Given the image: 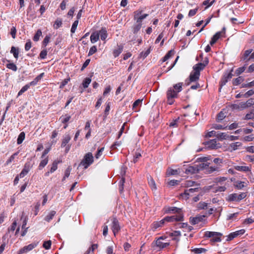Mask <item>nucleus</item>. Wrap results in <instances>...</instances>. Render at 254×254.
Instances as JSON below:
<instances>
[{"label": "nucleus", "instance_id": "1", "mask_svg": "<svg viewBox=\"0 0 254 254\" xmlns=\"http://www.w3.org/2000/svg\"><path fill=\"white\" fill-rule=\"evenodd\" d=\"M94 161V158L91 152H88L84 156L83 160L80 162L79 166H84V169H87Z\"/></svg>", "mask_w": 254, "mask_h": 254}, {"label": "nucleus", "instance_id": "2", "mask_svg": "<svg viewBox=\"0 0 254 254\" xmlns=\"http://www.w3.org/2000/svg\"><path fill=\"white\" fill-rule=\"evenodd\" d=\"M222 234L219 232L206 231L204 234V237L212 238L211 241L212 242H219L221 241V237Z\"/></svg>", "mask_w": 254, "mask_h": 254}, {"label": "nucleus", "instance_id": "3", "mask_svg": "<svg viewBox=\"0 0 254 254\" xmlns=\"http://www.w3.org/2000/svg\"><path fill=\"white\" fill-rule=\"evenodd\" d=\"M167 103L169 105H172L174 102V98H177L178 94L172 87L168 88L167 91Z\"/></svg>", "mask_w": 254, "mask_h": 254}, {"label": "nucleus", "instance_id": "4", "mask_svg": "<svg viewBox=\"0 0 254 254\" xmlns=\"http://www.w3.org/2000/svg\"><path fill=\"white\" fill-rule=\"evenodd\" d=\"M233 71V68L231 69L230 71L228 73H225L220 82V87L219 89V91H221L222 87L224 86L226 83L228 82V80L231 79L233 76L232 72Z\"/></svg>", "mask_w": 254, "mask_h": 254}, {"label": "nucleus", "instance_id": "5", "mask_svg": "<svg viewBox=\"0 0 254 254\" xmlns=\"http://www.w3.org/2000/svg\"><path fill=\"white\" fill-rule=\"evenodd\" d=\"M183 220L184 215L183 214H180L178 216H166L164 218L165 222L182 221Z\"/></svg>", "mask_w": 254, "mask_h": 254}, {"label": "nucleus", "instance_id": "6", "mask_svg": "<svg viewBox=\"0 0 254 254\" xmlns=\"http://www.w3.org/2000/svg\"><path fill=\"white\" fill-rule=\"evenodd\" d=\"M38 243H34L29 244L28 246H24L23 248L21 249L19 252L18 254H21L23 253H27L34 248H35L37 246Z\"/></svg>", "mask_w": 254, "mask_h": 254}, {"label": "nucleus", "instance_id": "7", "mask_svg": "<svg viewBox=\"0 0 254 254\" xmlns=\"http://www.w3.org/2000/svg\"><path fill=\"white\" fill-rule=\"evenodd\" d=\"M245 233V230H244V229H241V230L237 231L235 232L231 233L229 235L227 240L228 241H231L232 240H233L234 238L237 237V236H241V235H243Z\"/></svg>", "mask_w": 254, "mask_h": 254}, {"label": "nucleus", "instance_id": "8", "mask_svg": "<svg viewBox=\"0 0 254 254\" xmlns=\"http://www.w3.org/2000/svg\"><path fill=\"white\" fill-rule=\"evenodd\" d=\"M112 230L114 235L120 230V227L118 220L116 217H113L112 219Z\"/></svg>", "mask_w": 254, "mask_h": 254}, {"label": "nucleus", "instance_id": "9", "mask_svg": "<svg viewBox=\"0 0 254 254\" xmlns=\"http://www.w3.org/2000/svg\"><path fill=\"white\" fill-rule=\"evenodd\" d=\"M199 171L200 169L198 168V165L190 166L185 170V173L187 174H192L197 173Z\"/></svg>", "mask_w": 254, "mask_h": 254}, {"label": "nucleus", "instance_id": "10", "mask_svg": "<svg viewBox=\"0 0 254 254\" xmlns=\"http://www.w3.org/2000/svg\"><path fill=\"white\" fill-rule=\"evenodd\" d=\"M204 217V215H197L194 217H191L190 218V222L192 225H195L200 222H202Z\"/></svg>", "mask_w": 254, "mask_h": 254}, {"label": "nucleus", "instance_id": "11", "mask_svg": "<svg viewBox=\"0 0 254 254\" xmlns=\"http://www.w3.org/2000/svg\"><path fill=\"white\" fill-rule=\"evenodd\" d=\"M169 245V243H163L161 241H160V240H158V239L156 241H154L152 243V247L156 246L157 247H158L160 249L165 248L166 247L168 246Z\"/></svg>", "mask_w": 254, "mask_h": 254}, {"label": "nucleus", "instance_id": "12", "mask_svg": "<svg viewBox=\"0 0 254 254\" xmlns=\"http://www.w3.org/2000/svg\"><path fill=\"white\" fill-rule=\"evenodd\" d=\"M206 144L209 147L212 149L220 147V143H217V141L216 139H211L208 141L206 142Z\"/></svg>", "mask_w": 254, "mask_h": 254}, {"label": "nucleus", "instance_id": "13", "mask_svg": "<svg viewBox=\"0 0 254 254\" xmlns=\"http://www.w3.org/2000/svg\"><path fill=\"white\" fill-rule=\"evenodd\" d=\"M196 186L197 187L196 188H195L194 189H190L189 190H185L184 195H186V199H188L189 198V195L190 193H193L194 192H197L199 190V184H196Z\"/></svg>", "mask_w": 254, "mask_h": 254}, {"label": "nucleus", "instance_id": "14", "mask_svg": "<svg viewBox=\"0 0 254 254\" xmlns=\"http://www.w3.org/2000/svg\"><path fill=\"white\" fill-rule=\"evenodd\" d=\"M181 212L182 209L176 207H169L165 210V213H166L173 212L177 213L179 215H180V214H182Z\"/></svg>", "mask_w": 254, "mask_h": 254}, {"label": "nucleus", "instance_id": "15", "mask_svg": "<svg viewBox=\"0 0 254 254\" xmlns=\"http://www.w3.org/2000/svg\"><path fill=\"white\" fill-rule=\"evenodd\" d=\"M253 49H249L245 51V53L241 58V60L245 61L246 63L248 62L250 60V57L248 58L250 54L252 52Z\"/></svg>", "mask_w": 254, "mask_h": 254}, {"label": "nucleus", "instance_id": "16", "mask_svg": "<svg viewBox=\"0 0 254 254\" xmlns=\"http://www.w3.org/2000/svg\"><path fill=\"white\" fill-rule=\"evenodd\" d=\"M247 185V184L246 182L240 181H236L234 184V187L239 190L242 189L243 188L246 187Z\"/></svg>", "mask_w": 254, "mask_h": 254}, {"label": "nucleus", "instance_id": "17", "mask_svg": "<svg viewBox=\"0 0 254 254\" xmlns=\"http://www.w3.org/2000/svg\"><path fill=\"white\" fill-rule=\"evenodd\" d=\"M227 200L229 201H240L239 194L235 193L229 195Z\"/></svg>", "mask_w": 254, "mask_h": 254}, {"label": "nucleus", "instance_id": "18", "mask_svg": "<svg viewBox=\"0 0 254 254\" xmlns=\"http://www.w3.org/2000/svg\"><path fill=\"white\" fill-rule=\"evenodd\" d=\"M200 73L194 71L193 73H191L190 75V81L194 82L199 79Z\"/></svg>", "mask_w": 254, "mask_h": 254}, {"label": "nucleus", "instance_id": "19", "mask_svg": "<svg viewBox=\"0 0 254 254\" xmlns=\"http://www.w3.org/2000/svg\"><path fill=\"white\" fill-rule=\"evenodd\" d=\"M99 34L98 31L94 32L91 34L90 40L92 43L96 42L99 39Z\"/></svg>", "mask_w": 254, "mask_h": 254}, {"label": "nucleus", "instance_id": "20", "mask_svg": "<svg viewBox=\"0 0 254 254\" xmlns=\"http://www.w3.org/2000/svg\"><path fill=\"white\" fill-rule=\"evenodd\" d=\"M99 36H100L102 40H105L107 37V32L105 28H102L100 30L98 31Z\"/></svg>", "mask_w": 254, "mask_h": 254}, {"label": "nucleus", "instance_id": "21", "mask_svg": "<svg viewBox=\"0 0 254 254\" xmlns=\"http://www.w3.org/2000/svg\"><path fill=\"white\" fill-rule=\"evenodd\" d=\"M148 183L152 190H156L157 187L155 181L150 176L148 177Z\"/></svg>", "mask_w": 254, "mask_h": 254}, {"label": "nucleus", "instance_id": "22", "mask_svg": "<svg viewBox=\"0 0 254 254\" xmlns=\"http://www.w3.org/2000/svg\"><path fill=\"white\" fill-rule=\"evenodd\" d=\"M221 36V32H217L212 37L211 41H210V44L212 46L220 38Z\"/></svg>", "mask_w": 254, "mask_h": 254}, {"label": "nucleus", "instance_id": "23", "mask_svg": "<svg viewBox=\"0 0 254 254\" xmlns=\"http://www.w3.org/2000/svg\"><path fill=\"white\" fill-rule=\"evenodd\" d=\"M165 222V220H164V219H163L162 220H161L159 221L154 222L153 223V227L152 228L154 230H156L159 227H162L164 225Z\"/></svg>", "mask_w": 254, "mask_h": 254}, {"label": "nucleus", "instance_id": "24", "mask_svg": "<svg viewBox=\"0 0 254 254\" xmlns=\"http://www.w3.org/2000/svg\"><path fill=\"white\" fill-rule=\"evenodd\" d=\"M235 169L237 171L242 172H249L251 171V169L248 166H235Z\"/></svg>", "mask_w": 254, "mask_h": 254}, {"label": "nucleus", "instance_id": "25", "mask_svg": "<svg viewBox=\"0 0 254 254\" xmlns=\"http://www.w3.org/2000/svg\"><path fill=\"white\" fill-rule=\"evenodd\" d=\"M44 73H42L38 75L32 81L30 82L29 85L31 86H35L37 84L38 82L41 79V78L43 77Z\"/></svg>", "mask_w": 254, "mask_h": 254}, {"label": "nucleus", "instance_id": "26", "mask_svg": "<svg viewBox=\"0 0 254 254\" xmlns=\"http://www.w3.org/2000/svg\"><path fill=\"white\" fill-rule=\"evenodd\" d=\"M142 26L141 23H136L134 24L132 27V31L134 34H136L140 30Z\"/></svg>", "mask_w": 254, "mask_h": 254}, {"label": "nucleus", "instance_id": "27", "mask_svg": "<svg viewBox=\"0 0 254 254\" xmlns=\"http://www.w3.org/2000/svg\"><path fill=\"white\" fill-rule=\"evenodd\" d=\"M204 65L201 63H199L193 67V69L194 71L200 73V71L204 69Z\"/></svg>", "mask_w": 254, "mask_h": 254}, {"label": "nucleus", "instance_id": "28", "mask_svg": "<svg viewBox=\"0 0 254 254\" xmlns=\"http://www.w3.org/2000/svg\"><path fill=\"white\" fill-rule=\"evenodd\" d=\"M71 137L69 134H65V135L64 136V138L61 144V147H65L66 144L69 141Z\"/></svg>", "mask_w": 254, "mask_h": 254}, {"label": "nucleus", "instance_id": "29", "mask_svg": "<svg viewBox=\"0 0 254 254\" xmlns=\"http://www.w3.org/2000/svg\"><path fill=\"white\" fill-rule=\"evenodd\" d=\"M174 53L175 51L174 50H171L169 51L162 59V62H165L166 61H167L169 59L171 58L173 56V55H174Z\"/></svg>", "mask_w": 254, "mask_h": 254}, {"label": "nucleus", "instance_id": "30", "mask_svg": "<svg viewBox=\"0 0 254 254\" xmlns=\"http://www.w3.org/2000/svg\"><path fill=\"white\" fill-rule=\"evenodd\" d=\"M10 53L13 54L14 57L16 59H18V55H19V50H18V48H16V47H15L14 46H12L11 48Z\"/></svg>", "mask_w": 254, "mask_h": 254}, {"label": "nucleus", "instance_id": "31", "mask_svg": "<svg viewBox=\"0 0 254 254\" xmlns=\"http://www.w3.org/2000/svg\"><path fill=\"white\" fill-rule=\"evenodd\" d=\"M56 212L54 210L51 211L49 214H48L45 218V220L49 222L52 220L53 217L55 215Z\"/></svg>", "mask_w": 254, "mask_h": 254}, {"label": "nucleus", "instance_id": "32", "mask_svg": "<svg viewBox=\"0 0 254 254\" xmlns=\"http://www.w3.org/2000/svg\"><path fill=\"white\" fill-rule=\"evenodd\" d=\"M182 85L183 83H178L174 85L173 87H172L174 90L177 92V94L182 91Z\"/></svg>", "mask_w": 254, "mask_h": 254}, {"label": "nucleus", "instance_id": "33", "mask_svg": "<svg viewBox=\"0 0 254 254\" xmlns=\"http://www.w3.org/2000/svg\"><path fill=\"white\" fill-rule=\"evenodd\" d=\"M25 134L24 132H21L18 136L17 143L18 144L22 143L25 138Z\"/></svg>", "mask_w": 254, "mask_h": 254}, {"label": "nucleus", "instance_id": "34", "mask_svg": "<svg viewBox=\"0 0 254 254\" xmlns=\"http://www.w3.org/2000/svg\"><path fill=\"white\" fill-rule=\"evenodd\" d=\"M228 135L226 133L220 132L217 134L216 137L219 140L227 139Z\"/></svg>", "mask_w": 254, "mask_h": 254}, {"label": "nucleus", "instance_id": "35", "mask_svg": "<svg viewBox=\"0 0 254 254\" xmlns=\"http://www.w3.org/2000/svg\"><path fill=\"white\" fill-rule=\"evenodd\" d=\"M48 158L46 157L43 160H42L38 166V168L39 170L42 169L48 163Z\"/></svg>", "mask_w": 254, "mask_h": 254}, {"label": "nucleus", "instance_id": "36", "mask_svg": "<svg viewBox=\"0 0 254 254\" xmlns=\"http://www.w3.org/2000/svg\"><path fill=\"white\" fill-rule=\"evenodd\" d=\"M31 86L30 85H29V83H28L26 84L25 86H24L19 91L18 93V96H19L21 95L24 92H25L26 91H27Z\"/></svg>", "mask_w": 254, "mask_h": 254}, {"label": "nucleus", "instance_id": "37", "mask_svg": "<svg viewBox=\"0 0 254 254\" xmlns=\"http://www.w3.org/2000/svg\"><path fill=\"white\" fill-rule=\"evenodd\" d=\"M180 173V170L170 169L167 171V175L168 176L177 175Z\"/></svg>", "mask_w": 254, "mask_h": 254}, {"label": "nucleus", "instance_id": "38", "mask_svg": "<svg viewBox=\"0 0 254 254\" xmlns=\"http://www.w3.org/2000/svg\"><path fill=\"white\" fill-rule=\"evenodd\" d=\"M206 250L204 248H194L191 250V252L196 254H200L206 252Z\"/></svg>", "mask_w": 254, "mask_h": 254}, {"label": "nucleus", "instance_id": "39", "mask_svg": "<svg viewBox=\"0 0 254 254\" xmlns=\"http://www.w3.org/2000/svg\"><path fill=\"white\" fill-rule=\"evenodd\" d=\"M150 53V48L148 49L145 52H142L139 54V57L144 59Z\"/></svg>", "mask_w": 254, "mask_h": 254}, {"label": "nucleus", "instance_id": "40", "mask_svg": "<svg viewBox=\"0 0 254 254\" xmlns=\"http://www.w3.org/2000/svg\"><path fill=\"white\" fill-rule=\"evenodd\" d=\"M91 81V79L89 77H86L84 79V80L83 81L82 85L84 88H86L88 87V85L90 83Z\"/></svg>", "mask_w": 254, "mask_h": 254}, {"label": "nucleus", "instance_id": "41", "mask_svg": "<svg viewBox=\"0 0 254 254\" xmlns=\"http://www.w3.org/2000/svg\"><path fill=\"white\" fill-rule=\"evenodd\" d=\"M7 68L12 70L14 71H16L17 69L16 65L13 63L7 64L6 65Z\"/></svg>", "mask_w": 254, "mask_h": 254}, {"label": "nucleus", "instance_id": "42", "mask_svg": "<svg viewBox=\"0 0 254 254\" xmlns=\"http://www.w3.org/2000/svg\"><path fill=\"white\" fill-rule=\"evenodd\" d=\"M42 34L41 30L40 29L38 30L34 36L33 40L36 42L38 41L39 40L40 37L42 35Z\"/></svg>", "mask_w": 254, "mask_h": 254}, {"label": "nucleus", "instance_id": "43", "mask_svg": "<svg viewBox=\"0 0 254 254\" xmlns=\"http://www.w3.org/2000/svg\"><path fill=\"white\" fill-rule=\"evenodd\" d=\"M226 117V115L225 113L223 111L220 112V113L217 115V121L219 122L223 120Z\"/></svg>", "mask_w": 254, "mask_h": 254}, {"label": "nucleus", "instance_id": "44", "mask_svg": "<svg viewBox=\"0 0 254 254\" xmlns=\"http://www.w3.org/2000/svg\"><path fill=\"white\" fill-rule=\"evenodd\" d=\"M239 214V212H236L233 214H230L227 216L226 219L227 220H233L234 219H236L238 214Z\"/></svg>", "mask_w": 254, "mask_h": 254}, {"label": "nucleus", "instance_id": "45", "mask_svg": "<svg viewBox=\"0 0 254 254\" xmlns=\"http://www.w3.org/2000/svg\"><path fill=\"white\" fill-rule=\"evenodd\" d=\"M243 80L244 79L242 78V77L239 76V77L236 78L233 80V84L234 85H238L240 84L243 81Z\"/></svg>", "mask_w": 254, "mask_h": 254}, {"label": "nucleus", "instance_id": "46", "mask_svg": "<svg viewBox=\"0 0 254 254\" xmlns=\"http://www.w3.org/2000/svg\"><path fill=\"white\" fill-rule=\"evenodd\" d=\"M123 47L122 46H119V48L118 49H116L113 52V54L115 57H118L122 52L123 51Z\"/></svg>", "mask_w": 254, "mask_h": 254}, {"label": "nucleus", "instance_id": "47", "mask_svg": "<svg viewBox=\"0 0 254 254\" xmlns=\"http://www.w3.org/2000/svg\"><path fill=\"white\" fill-rule=\"evenodd\" d=\"M62 25V20L61 19H57L54 24V28L56 29L60 28Z\"/></svg>", "mask_w": 254, "mask_h": 254}, {"label": "nucleus", "instance_id": "48", "mask_svg": "<svg viewBox=\"0 0 254 254\" xmlns=\"http://www.w3.org/2000/svg\"><path fill=\"white\" fill-rule=\"evenodd\" d=\"M59 161H55L53 164H52V167L51 168V169H50V172L51 173H53L54 172H55L58 168V164L59 163Z\"/></svg>", "mask_w": 254, "mask_h": 254}, {"label": "nucleus", "instance_id": "49", "mask_svg": "<svg viewBox=\"0 0 254 254\" xmlns=\"http://www.w3.org/2000/svg\"><path fill=\"white\" fill-rule=\"evenodd\" d=\"M246 65H245L244 66H242V67H239L235 71V73L236 74V75H240L241 73H242L246 69Z\"/></svg>", "mask_w": 254, "mask_h": 254}, {"label": "nucleus", "instance_id": "50", "mask_svg": "<svg viewBox=\"0 0 254 254\" xmlns=\"http://www.w3.org/2000/svg\"><path fill=\"white\" fill-rule=\"evenodd\" d=\"M104 150V147H102L98 150L95 155L96 159H99L102 155Z\"/></svg>", "mask_w": 254, "mask_h": 254}, {"label": "nucleus", "instance_id": "51", "mask_svg": "<svg viewBox=\"0 0 254 254\" xmlns=\"http://www.w3.org/2000/svg\"><path fill=\"white\" fill-rule=\"evenodd\" d=\"M52 242L51 241L49 240L44 242L43 247L46 250H49L51 248Z\"/></svg>", "mask_w": 254, "mask_h": 254}, {"label": "nucleus", "instance_id": "52", "mask_svg": "<svg viewBox=\"0 0 254 254\" xmlns=\"http://www.w3.org/2000/svg\"><path fill=\"white\" fill-rule=\"evenodd\" d=\"M29 171V168L28 167L27 169L23 168L21 173L18 175L20 178L24 177Z\"/></svg>", "mask_w": 254, "mask_h": 254}, {"label": "nucleus", "instance_id": "53", "mask_svg": "<svg viewBox=\"0 0 254 254\" xmlns=\"http://www.w3.org/2000/svg\"><path fill=\"white\" fill-rule=\"evenodd\" d=\"M78 24V20H75L73 23L72 24L70 31L72 33H74L76 30V29L77 27Z\"/></svg>", "mask_w": 254, "mask_h": 254}, {"label": "nucleus", "instance_id": "54", "mask_svg": "<svg viewBox=\"0 0 254 254\" xmlns=\"http://www.w3.org/2000/svg\"><path fill=\"white\" fill-rule=\"evenodd\" d=\"M207 203L204 202H200L198 204V208L200 209H205L207 208Z\"/></svg>", "mask_w": 254, "mask_h": 254}, {"label": "nucleus", "instance_id": "55", "mask_svg": "<svg viewBox=\"0 0 254 254\" xmlns=\"http://www.w3.org/2000/svg\"><path fill=\"white\" fill-rule=\"evenodd\" d=\"M50 38H51L50 35H47L45 37V38L42 42V45L43 46H44L45 47L47 45V44L50 42Z\"/></svg>", "mask_w": 254, "mask_h": 254}, {"label": "nucleus", "instance_id": "56", "mask_svg": "<svg viewBox=\"0 0 254 254\" xmlns=\"http://www.w3.org/2000/svg\"><path fill=\"white\" fill-rule=\"evenodd\" d=\"M97 52V48L95 46H93L91 47L89 50L88 56H90L92 55H93L94 53H95Z\"/></svg>", "mask_w": 254, "mask_h": 254}, {"label": "nucleus", "instance_id": "57", "mask_svg": "<svg viewBox=\"0 0 254 254\" xmlns=\"http://www.w3.org/2000/svg\"><path fill=\"white\" fill-rule=\"evenodd\" d=\"M148 15V14H144L141 16H139V17L137 18V19L136 20V23H141L142 20L147 17Z\"/></svg>", "mask_w": 254, "mask_h": 254}, {"label": "nucleus", "instance_id": "58", "mask_svg": "<svg viewBox=\"0 0 254 254\" xmlns=\"http://www.w3.org/2000/svg\"><path fill=\"white\" fill-rule=\"evenodd\" d=\"M227 126L223 127V126L218 124H213L212 125V128L215 129H224L227 128Z\"/></svg>", "mask_w": 254, "mask_h": 254}, {"label": "nucleus", "instance_id": "59", "mask_svg": "<svg viewBox=\"0 0 254 254\" xmlns=\"http://www.w3.org/2000/svg\"><path fill=\"white\" fill-rule=\"evenodd\" d=\"M195 183L194 181H192L191 180H188L185 181V183H184V186L185 187H190L193 186V185Z\"/></svg>", "mask_w": 254, "mask_h": 254}, {"label": "nucleus", "instance_id": "60", "mask_svg": "<svg viewBox=\"0 0 254 254\" xmlns=\"http://www.w3.org/2000/svg\"><path fill=\"white\" fill-rule=\"evenodd\" d=\"M254 94V89H251L244 94V98H247Z\"/></svg>", "mask_w": 254, "mask_h": 254}, {"label": "nucleus", "instance_id": "61", "mask_svg": "<svg viewBox=\"0 0 254 254\" xmlns=\"http://www.w3.org/2000/svg\"><path fill=\"white\" fill-rule=\"evenodd\" d=\"M125 182V179L124 178H122L120 182V187H119V190L121 193L124 190V184Z\"/></svg>", "mask_w": 254, "mask_h": 254}, {"label": "nucleus", "instance_id": "62", "mask_svg": "<svg viewBox=\"0 0 254 254\" xmlns=\"http://www.w3.org/2000/svg\"><path fill=\"white\" fill-rule=\"evenodd\" d=\"M47 51L46 49L42 50L39 55L40 58L41 59H44L46 58V56L47 55Z\"/></svg>", "mask_w": 254, "mask_h": 254}, {"label": "nucleus", "instance_id": "63", "mask_svg": "<svg viewBox=\"0 0 254 254\" xmlns=\"http://www.w3.org/2000/svg\"><path fill=\"white\" fill-rule=\"evenodd\" d=\"M254 86V80L247 84H242L241 85V88H245V87H252Z\"/></svg>", "mask_w": 254, "mask_h": 254}, {"label": "nucleus", "instance_id": "64", "mask_svg": "<svg viewBox=\"0 0 254 254\" xmlns=\"http://www.w3.org/2000/svg\"><path fill=\"white\" fill-rule=\"evenodd\" d=\"M246 104H247L248 107H250L252 106V105H254V98H250L246 102Z\"/></svg>", "mask_w": 254, "mask_h": 254}]
</instances>
